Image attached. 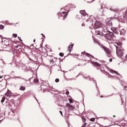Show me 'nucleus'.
I'll use <instances>...</instances> for the list:
<instances>
[{
    "mask_svg": "<svg viewBox=\"0 0 127 127\" xmlns=\"http://www.w3.org/2000/svg\"><path fill=\"white\" fill-rule=\"evenodd\" d=\"M5 23L7 25H12L13 24L12 23H9L8 21L7 20L5 21Z\"/></svg>",
    "mask_w": 127,
    "mask_h": 127,
    "instance_id": "a878e982",
    "label": "nucleus"
},
{
    "mask_svg": "<svg viewBox=\"0 0 127 127\" xmlns=\"http://www.w3.org/2000/svg\"><path fill=\"white\" fill-rule=\"evenodd\" d=\"M50 64L52 65H53L54 64V62L51 59L50 60Z\"/></svg>",
    "mask_w": 127,
    "mask_h": 127,
    "instance_id": "c756f323",
    "label": "nucleus"
},
{
    "mask_svg": "<svg viewBox=\"0 0 127 127\" xmlns=\"http://www.w3.org/2000/svg\"><path fill=\"white\" fill-rule=\"evenodd\" d=\"M13 35L15 38L17 36V34H16L14 33L13 34Z\"/></svg>",
    "mask_w": 127,
    "mask_h": 127,
    "instance_id": "c03bdc74",
    "label": "nucleus"
},
{
    "mask_svg": "<svg viewBox=\"0 0 127 127\" xmlns=\"http://www.w3.org/2000/svg\"><path fill=\"white\" fill-rule=\"evenodd\" d=\"M91 63L93 65L97 67L96 69H99V67L100 66V64L96 62H94L92 61L91 62Z\"/></svg>",
    "mask_w": 127,
    "mask_h": 127,
    "instance_id": "1a4fd4ad",
    "label": "nucleus"
},
{
    "mask_svg": "<svg viewBox=\"0 0 127 127\" xmlns=\"http://www.w3.org/2000/svg\"><path fill=\"white\" fill-rule=\"evenodd\" d=\"M125 59L126 60H127V54L126 55L125 57Z\"/></svg>",
    "mask_w": 127,
    "mask_h": 127,
    "instance_id": "5fc2aeb1",
    "label": "nucleus"
},
{
    "mask_svg": "<svg viewBox=\"0 0 127 127\" xmlns=\"http://www.w3.org/2000/svg\"><path fill=\"white\" fill-rule=\"evenodd\" d=\"M17 51L16 50H14L13 51V53L14 54V56L15 57H17ZM14 57H13V58H14Z\"/></svg>",
    "mask_w": 127,
    "mask_h": 127,
    "instance_id": "5701e85b",
    "label": "nucleus"
},
{
    "mask_svg": "<svg viewBox=\"0 0 127 127\" xmlns=\"http://www.w3.org/2000/svg\"><path fill=\"white\" fill-rule=\"evenodd\" d=\"M107 68L108 70H110V72L112 74H115V75L112 74V75H111L105 71L103 68H101L100 70L102 72H103L104 74H106V75H108V78L110 77L111 79H119L120 78H121L122 77V75L118 74L117 71L109 68L108 66H107Z\"/></svg>",
    "mask_w": 127,
    "mask_h": 127,
    "instance_id": "f257e3e1",
    "label": "nucleus"
},
{
    "mask_svg": "<svg viewBox=\"0 0 127 127\" xmlns=\"http://www.w3.org/2000/svg\"><path fill=\"white\" fill-rule=\"evenodd\" d=\"M112 25V23L111 22V24H110V25H109L110 26H111Z\"/></svg>",
    "mask_w": 127,
    "mask_h": 127,
    "instance_id": "69168bd1",
    "label": "nucleus"
},
{
    "mask_svg": "<svg viewBox=\"0 0 127 127\" xmlns=\"http://www.w3.org/2000/svg\"><path fill=\"white\" fill-rule=\"evenodd\" d=\"M68 100L69 101V102L70 103H73V100L71 98H69L68 99Z\"/></svg>",
    "mask_w": 127,
    "mask_h": 127,
    "instance_id": "4c0bfd02",
    "label": "nucleus"
},
{
    "mask_svg": "<svg viewBox=\"0 0 127 127\" xmlns=\"http://www.w3.org/2000/svg\"><path fill=\"white\" fill-rule=\"evenodd\" d=\"M41 35H42L44 38L45 37V36L43 34L41 33Z\"/></svg>",
    "mask_w": 127,
    "mask_h": 127,
    "instance_id": "13d9d810",
    "label": "nucleus"
},
{
    "mask_svg": "<svg viewBox=\"0 0 127 127\" xmlns=\"http://www.w3.org/2000/svg\"><path fill=\"white\" fill-rule=\"evenodd\" d=\"M104 37L107 40H113L115 37V36L112 32H109L105 34Z\"/></svg>",
    "mask_w": 127,
    "mask_h": 127,
    "instance_id": "20e7f679",
    "label": "nucleus"
},
{
    "mask_svg": "<svg viewBox=\"0 0 127 127\" xmlns=\"http://www.w3.org/2000/svg\"><path fill=\"white\" fill-rule=\"evenodd\" d=\"M109 9L110 10L114 12H117L118 10V9L117 8H114L113 7H111L110 8H109Z\"/></svg>",
    "mask_w": 127,
    "mask_h": 127,
    "instance_id": "f3484780",
    "label": "nucleus"
},
{
    "mask_svg": "<svg viewBox=\"0 0 127 127\" xmlns=\"http://www.w3.org/2000/svg\"><path fill=\"white\" fill-rule=\"evenodd\" d=\"M94 42L95 43H97L99 44V42L98 41V40H97V39L95 38L94 39Z\"/></svg>",
    "mask_w": 127,
    "mask_h": 127,
    "instance_id": "7c9ffc66",
    "label": "nucleus"
},
{
    "mask_svg": "<svg viewBox=\"0 0 127 127\" xmlns=\"http://www.w3.org/2000/svg\"><path fill=\"white\" fill-rule=\"evenodd\" d=\"M51 59L54 62H56L57 60V59L56 58H55L54 57L52 59Z\"/></svg>",
    "mask_w": 127,
    "mask_h": 127,
    "instance_id": "c9c22d12",
    "label": "nucleus"
},
{
    "mask_svg": "<svg viewBox=\"0 0 127 127\" xmlns=\"http://www.w3.org/2000/svg\"><path fill=\"white\" fill-rule=\"evenodd\" d=\"M91 58H94V57L93 56L91 55Z\"/></svg>",
    "mask_w": 127,
    "mask_h": 127,
    "instance_id": "0e129e2a",
    "label": "nucleus"
},
{
    "mask_svg": "<svg viewBox=\"0 0 127 127\" xmlns=\"http://www.w3.org/2000/svg\"><path fill=\"white\" fill-rule=\"evenodd\" d=\"M116 53L119 58H121L123 55L124 50L122 47L116 46Z\"/></svg>",
    "mask_w": 127,
    "mask_h": 127,
    "instance_id": "7ed1b4c3",
    "label": "nucleus"
},
{
    "mask_svg": "<svg viewBox=\"0 0 127 127\" xmlns=\"http://www.w3.org/2000/svg\"><path fill=\"white\" fill-rule=\"evenodd\" d=\"M64 54L63 53L61 52L59 53V55L61 57H63L64 56Z\"/></svg>",
    "mask_w": 127,
    "mask_h": 127,
    "instance_id": "ea45409f",
    "label": "nucleus"
},
{
    "mask_svg": "<svg viewBox=\"0 0 127 127\" xmlns=\"http://www.w3.org/2000/svg\"><path fill=\"white\" fill-rule=\"evenodd\" d=\"M127 127V123H123L121 126V127Z\"/></svg>",
    "mask_w": 127,
    "mask_h": 127,
    "instance_id": "b1692460",
    "label": "nucleus"
},
{
    "mask_svg": "<svg viewBox=\"0 0 127 127\" xmlns=\"http://www.w3.org/2000/svg\"><path fill=\"white\" fill-rule=\"evenodd\" d=\"M103 97V96H102L101 95V96H100V97Z\"/></svg>",
    "mask_w": 127,
    "mask_h": 127,
    "instance_id": "774afa93",
    "label": "nucleus"
},
{
    "mask_svg": "<svg viewBox=\"0 0 127 127\" xmlns=\"http://www.w3.org/2000/svg\"><path fill=\"white\" fill-rule=\"evenodd\" d=\"M120 28H121V27L119 26L118 27H112L111 28L113 32L116 34H119L120 33Z\"/></svg>",
    "mask_w": 127,
    "mask_h": 127,
    "instance_id": "423d86ee",
    "label": "nucleus"
},
{
    "mask_svg": "<svg viewBox=\"0 0 127 127\" xmlns=\"http://www.w3.org/2000/svg\"><path fill=\"white\" fill-rule=\"evenodd\" d=\"M125 112L127 113V108H125Z\"/></svg>",
    "mask_w": 127,
    "mask_h": 127,
    "instance_id": "3c124183",
    "label": "nucleus"
},
{
    "mask_svg": "<svg viewBox=\"0 0 127 127\" xmlns=\"http://www.w3.org/2000/svg\"><path fill=\"white\" fill-rule=\"evenodd\" d=\"M80 13L83 16H86L87 15V14L85 10H80Z\"/></svg>",
    "mask_w": 127,
    "mask_h": 127,
    "instance_id": "aec40b11",
    "label": "nucleus"
},
{
    "mask_svg": "<svg viewBox=\"0 0 127 127\" xmlns=\"http://www.w3.org/2000/svg\"><path fill=\"white\" fill-rule=\"evenodd\" d=\"M124 89H126V90H127V87L126 86H125V87Z\"/></svg>",
    "mask_w": 127,
    "mask_h": 127,
    "instance_id": "bf43d9fd",
    "label": "nucleus"
},
{
    "mask_svg": "<svg viewBox=\"0 0 127 127\" xmlns=\"http://www.w3.org/2000/svg\"><path fill=\"white\" fill-rule=\"evenodd\" d=\"M95 0H91V2H88V1H87V2L88 3H91L92 2H93Z\"/></svg>",
    "mask_w": 127,
    "mask_h": 127,
    "instance_id": "864d4df0",
    "label": "nucleus"
},
{
    "mask_svg": "<svg viewBox=\"0 0 127 127\" xmlns=\"http://www.w3.org/2000/svg\"><path fill=\"white\" fill-rule=\"evenodd\" d=\"M59 79L58 78H56L55 80V81L57 83L59 81Z\"/></svg>",
    "mask_w": 127,
    "mask_h": 127,
    "instance_id": "37998d69",
    "label": "nucleus"
},
{
    "mask_svg": "<svg viewBox=\"0 0 127 127\" xmlns=\"http://www.w3.org/2000/svg\"><path fill=\"white\" fill-rule=\"evenodd\" d=\"M73 44H71L70 45H71V47H73Z\"/></svg>",
    "mask_w": 127,
    "mask_h": 127,
    "instance_id": "e2e57ef3",
    "label": "nucleus"
},
{
    "mask_svg": "<svg viewBox=\"0 0 127 127\" xmlns=\"http://www.w3.org/2000/svg\"><path fill=\"white\" fill-rule=\"evenodd\" d=\"M66 7H67L69 8H73V5L71 4H68L65 6Z\"/></svg>",
    "mask_w": 127,
    "mask_h": 127,
    "instance_id": "412c9836",
    "label": "nucleus"
},
{
    "mask_svg": "<svg viewBox=\"0 0 127 127\" xmlns=\"http://www.w3.org/2000/svg\"><path fill=\"white\" fill-rule=\"evenodd\" d=\"M82 120L83 122L85 123L86 121V118L84 117H83L82 118Z\"/></svg>",
    "mask_w": 127,
    "mask_h": 127,
    "instance_id": "58836bf2",
    "label": "nucleus"
},
{
    "mask_svg": "<svg viewBox=\"0 0 127 127\" xmlns=\"http://www.w3.org/2000/svg\"><path fill=\"white\" fill-rule=\"evenodd\" d=\"M81 53L82 54H83L85 55L86 56L89 57H91V54L88 53L82 52Z\"/></svg>",
    "mask_w": 127,
    "mask_h": 127,
    "instance_id": "4be33fe9",
    "label": "nucleus"
},
{
    "mask_svg": "<svg viewBox=\"0 0 127 127\" xmlns=\"http://www.w3.org/2000/svg\"><path fill=\"white\" fill-rule=\"evenodd\" d=\"M121 28H120V34L121 35H122L123 34H124L126 32V30L125 29L123 28H121Z\"/></svg>",
    "mask_w": 127,
    "mask_h": 127,
    "instance_id": "a211bd4d",
    "label": "nucleus"
},
{
    "mask_svg": "<svg viewBox=\"0 0 127 127\" xmlns=\"http://www.w3.org/2000/svg\"><path fill=\"white\" fill-rule=\"evenodd\" d=\"M17 51L19 52H21L22 51V49L21 48L18 49Z\"/></svg>",
    "mask_w": 127,
    "mask_h": 127,
    "instance_id": "de8ad7c7",
    "label": "nucleus"
},
{
    "mask_svg": "<svg viewBox=\"0 0 127 127\" xmlns=\"http://www.w3.org/2000/svg\"><path fill=\"white\" fill-rule=\"evenodd\" d=\"M46 82H44L43 83V85L42 84L41 86V90L42 88L43 90H45L48 87L47 85H48V83H45V84H46V85L45 84V83Z\"/></svg>",
    "mask_w": 127,
    "mask_h": 127,
    "instance_id": "4468645a",
    "label": "nucleus"
},
{
    "mask_svg": "<svg viewBox=\"0 0 127 127\" xmlns=\"http://www.w3.org/2000/svg\"><path fill=\"white\" fill-rule=\"evenodd\" d=\"M64 10L67 11H62V13L63 15L62 14V18H61L60 17H59V19L61 18L62 19H63V20H64L65 18H66V16L68 15V13L69 12V11H67V10H65V9L64 8Z\"/></svg>",
    "mask_w": 127,
    "mask_h": 127,
    "instance_id": "6e6552de",
    "label": "nucleus"
},
{
    "mask_svg": "<svg viewBox=\"0 0 127 127\" xmlns=\"http://www.w3.org/2000/svg\"><path fill=\"white\" fill-rule=\"evenodd\" d=\"M120 21L122 23H126L127 21V9L123 12V14L119 16Z\"/></svg>",
    "mask_w": 127,
    "mask_h": 127,
    "instance_id": "f03ea898",
    "label": "nucleus"
},
{
    "mask_svg": "<svg viewBox=\"0 0 127 127\" xmlns=\"http://www.w3.org/2000/svg\"><path fill=\"white\" fill-rule=\"evenodd\" d=\"M18 39H19V40H20L21 41H22V40L21 39L20 37H19V36H18Z\"/></svg>",
    "mask_w": 127,
    "mask_h": 127,
    "instance_id": "09e8293b",
    "label": "nucleus"
},
{
    "mask_svg": "<svg viewBox=\"0 0 127 127\" xmlns=\"http://www.w3.org/2000/svg\"><path fill=\"white\" fill-rule=\"evenodd\" d=\"M57 14L58 16L61 17L62 18V14L63 15L62 12L58 13Z\"/></svg>",
    "mask_w": 127,
    "mask_h": 127,
    "instance_id": "cd10ccee",
    "label": "nucleus"
},
{
    "mask_svg": "<svg viewBox=\"0 0 127 127\" xmlns=\"http://www.w3.org/2000/svg\"><path fill=\"white\" fill-rule=\"evenodd\" d=\"M33 42H34L35 41V39H34L33 40Z\"/></svg>",
    "mask_w": 127,
    "mask_h": 127,
    "instance_id": "338daca9",
    "label": "nucleus"
},
{
    "mask_svg": "<svg viewBox=\"0 0 127 127\" xmlns=\"http://www.w3.org/2000/svg\"><path fill=\"white\" fill-rule=\"evenodd\" d=\"M120 96L122 100V104L123 105H124L125 103L126 97L125 96H124V97L123 98L122 97V95H121V94L120 95Z\"/></svg>",
    "mask_w": 127,
    "mask_h": 127,
    "instance_id": "2eb2a0df",
    "label": "nucleus"
},
{
    "mask_svg": "<svg viewBox=\"0 0 127 127\" xmlns=\"http://www.w3.org/2000/svg\"><path fill=\"white\" fill-rule=\"evenodd\" d=\"M13 78H15L16 79L17 78H20V79H23V78H22V77H21V76H14L13 77H12Z\"/></svg>",
    "mask_w": 127,
    "mask_h": 127,
    "instance_id": "c85d7f7f",
    "label": "nucleus"
},
{
    "mask_svg": "<svg viewBox=\"0 0 127 127\" xmlns=\"http://www.w3.org/2000/svg\"><path fill=\"white\" fill-rule=\"evenodd\" d=\"M68 50L69 51V52H70L71 51V49L72 48L71 47V45H69L68 47Z\"/></svg>",
    "mask_w": 127,
    "mask_h": 127,
    "instance_id": "473e14b6",
    "label": "nucleus"
},
{
    "mask_svg": "<svg viewBox=\"0 0 127 127\" xmlns=\"http://www.w3.org/2000/svg\"><path fill=\"white\" fill-rule=\"evenodd\" d=\"M109 61L110 62H111L112 61V59L111 58H110L109 59Z\"/></svg>",
    "mask_w": 127,
    "mask_h": 127,
    "instance_id": "6e6d98bb",
    "label": "nucleus"
},
{
    "mask_svg": "<svg viewBox=\"0 0 127 127\" xmlns=\"http://www.w3.org/2000/svg\"><path fill=\"white\" fill-rule=\"evenodd\" d=\"M87 123H85L81 127H86V124Z\"/></svg>",
    "mask_w": 127,
    "mask_h": 127,
    "instance_id": "a19ab883",
    "label": "nucleus"
},
{
    "mask_svg": "<svg viewBox=\"0 0 127 127\" xmlns=\"http://www.w3.org/2000/svg\"><path fill=\"white\" fill-rule=\"evenodd\" d=\"M91 25L92 26L90 27V28L91 29H94L95 30L96 29L100 28L101 26V23L99 21H96L95 23L94 26H93V24H92Z\"/></svg>",
    "mask_w": 127,
    "mask_h": 127,
    "instance_id": "39448f33",
    "label": "nucleus"
},
{
    "mask_svg": "<svg viewBox=\"0 0 127 127\" xmlns=\"http://www.w3.org/2000/svg\"><path fill=\"white\" fill-rule=\"evenodd\" d=\"M5 97H2V99H1V102H2V103H3V102L5 100Z\"/></svg>",
    "mask_w": 127,
    "mask_h": 127,
    "instance_id": "72a5a7b5",
    "label": "nucleus"
},
{
    "mask_svg": "<svg viewBox=\"0 0 127 127\" xmlns=\"http://www.w3.org/2000/svg\"><path fill=\"white\" fill-rule=\"evenodd\" d=\"M95 33L96 34L102 35L103 34L102 31H100L96 30L95 31Z\"/></svg>",
    "mask_w": 127,
    "mask_h": 127,
    "instance_id": "6ab92c4d",
    "label": "nucleus"
},
{
    "mask_svg": "<svg viewBox=\"0 0 127 127\" xmlns=\"http://www.w3.org/2000/svg\"><path fill=\"white\" fill-rule=\"evenodd\" d=\"M117 45L118 46H117L118 47H121V46L122 45V43L120 42H117L116 43Z\"/></svg>",
    "mask_w": 127,
    "mask_h": 127,
    "instance_id": "bb28decb",
    "label": "nucleus"
},
{
    "mask_svg": "<svg viewBox=\"0 0 127 127\" xmlns=\"http://www.w3.org/2000/svg\"><path fill=\"white\" fill-rule=\"evenodd\" d=\"M57 90L56 89H55L54 88H52V91L56 92L57 91Z\"/></svg>",
    "mask_w": 127,
    "mask_h": 127,
    "instance_id": "49530a36",
    "label": "nucleus"
},
{
    "mask_svg": "<svg viewBox=\"0 0 127 127\" xmlns=\"http://www.w3.org/2000/svg\"><path fill=\"white\" fill-rule=\"evenodd\" d=\"M12 93L11 91L8 89L4 95H6L8 97H9L12 95Z\"/></svg>",
    "mask_w": 127,
    "mask_h": 127,
    "instance_id": "f8f14e48",
    "label": "nucleus"
},
{
    "mask_svg": "<svg viewBox=\"0 0 127 127\" xmlns=\"http://www.w3.org/2000/svg\"><path fill=\"white\" fill-rule=\"evenodd\" d=\"M25 87L23 86H21L20 87L19 89L21 91H24L25 90Z\"/></svg>",
    "mask_w": 127,
    "mask_h": 127,
    "instance_id": "393cba45",
    "label": "nucleus"
},
{
    "mask_svg": "<svg viewBox=\"0 0 127 127\" xmlns=\"http://www.w3.org/2000/svg\"><path fill=\"white\" fill-rule=\"evenodd\" d=\"M14 114L13 111H11L9 112L8 114V117L10 119H11V118L14 116Z\"/></svg>",
    "mask_w": 127,
    "mask_h": 127,
    "instance_id": "9b49d317",
    "label": "nucleus"
},
{
    "mask_svg": "<svg viewBox=\"0 0 127 127\" xmlns=\"http://www.w3.org/2000/svg\"><path fill=\"white\" fill-rule=\"evenodd\" d=\"M4 28V26L2 25H0V29H3Z\"/></svg>",
    "mask_w": 127,
    "mask_h": 127,
    "instance_id": "e433bc0d",
    "label": "nucleus"
},
{
    "mask_svg": "<svg viewBox=\"0 0 127 127\" xmlns=\"http://www.w3.org/2000/svg\"><path fill=\"white\" fill-rule=\"evenodd\" d=\"M21 46L20 45H17L16 46H15V48H18L19 47H21Z\"/></svg>",
    "mask_w": 127,
    "mask_h": 127,
    "instance_id": "a18cd8bd",
    "label": "nucleus"
},
{
    "mask_svg": "<svg viewBox=\"0 0 127 127\" xmlns=\"http://www.w3.org/2000/svg\"><path fill=\"white\" fill-rule=\"evenodd\" d=\"M22 52L24 53H25V54H26V53L25 52L24 50V51H22Z\"/></svg>",
    "mask_w": 127,
    "mask_h": 127,
    "instance_id": "052dcab7",
    "label": "nucleus"
},
{
    "mask_svg": "<svg viewBox=\"0 0 127 127\" xmlns=\"http://www.w3.org/2000/svg\"><path fill=\"white\" fill-rule=\"evenodd\" d=\"M83 77L85 78L88 80L90 81H92L93 80V78H91L89 76H88V75H84V74H82Z\"/></svg>",
    "mask_w": 127,
    "mask_h": 127,
    "instance_id": "dca6fc26",
    "label": "nucleus"
},
{
    "mask_svg": "<svg viewBox=\"0 0 127 127\" xmlns=\"http://www.w3.org/2000/svg\"><path fill=\"white\" fill-rule=\"evenodd\" d=\"M22 68L23 69L26 70V65H22Z\"/></svg>",
    "mask_w": 127,
    "mask_h": 127,
    "instance_id": "2f4dec72",
    "label": "nucleus"
},
{
    "mask_svg": "<svg viewBox=\"0 0 127 127\" xmlns=\"http://www.w3.org/2000/svg\"><path fill=\"white\" fill-rule=\"evenodd\" d=\"M66 107H68V109L70 110H73L74 109V107L69 103H67L66 104Z\"/></svg>",
    "mask_w": 127,
    "mask_h": 127,
    "instance_id": "ddd939ff",
    "label": "nucleus"
},
{
    "mask_svg": "<svg viewBox=\"0 0 127 127\" xmlns=\"http://www.w3.org/2000/svg\"><path fill=\"white\" fill-rule=\"evenodd\" d=\"M69 93V92L68 91H67L66 92L65 94L67 95H68Z\"/></svg>",
    "mask_w": 127,
    "mask_h": 127,
    "instance_id": "8fccbe9b",
    "label": "nucleus"
},
{
    "mask_svg": "<svg viewBox=\"0 0 127 127\" xmlns=\"http://www.w3.org/2000/svg\"><path fill=\"white\" fill-rule=\"evenodd\" d=\"M33 81L35 83H37L38 82L39 80H38L37 79H34Z\"/></svg>",
    "mask_w": 127,
    "mask_h": 127,
    "instance_id": "f704fd0d",
    "label": "nucleus"
},
{
    "mask_svg": "<svg viewBox=\"0 0 127 127\" xmlns=\"http://www.w3.org/2000/svg\"><path fill=\"white\" fill-rule=\"evenodd\" d=\"M95 120V118H91L90 119V121L92 122H94Z\"/></svg>",
    "mask_w": 127,
    "mask_h": 127,
    "instance_id": "79ce46f5",
    "label": "nucleus"
},
{
    "mask_svg": "<svg viewBox=\"0 0 127 127\" xmlns=\"http://www.w3.org/2000/svg\"><path fill=\"white\" fill-rule=\"evenodd\" d=\"M102 49L104 50L105 53L107 54L108 57H110L111 56V52L109 49L106 47L102 45L101 47Z\"/></svg>",
    "mask_w": 127,
    "mask_h": 127,
    "instance_id": "0eeeda50",
    "label": "nucleus"
},
{
    "mask_svg": "<svg viewBox=\"0 0 127 127\" xmlns=\"http://www.w3.org/2000/svg\"><path fill=\"white\" fill-rule=\"evenodd\" d=\"M59 112L61 114V115L63 116V114H62V112L61 111H59Z\"/></svg>",
    "mask_w": 127,
    "mask_h": 127,
    "instance_id": "603ef678",
    "label": "nucleus"
},
{
    "mask_svg": "<svg viewBox=\"0 0 127 127\" xmlns=\"http://www.w3.org/2000/svg\"><path fill=\"white\" fill-rule=\"evenodd\" d=\"M82 26H85V24H84L83 23V24H82Z\"/></svg>",
    "mask_w": 127,
    "mask_h": 127,
    "instance_id": "680f3d73",
    "label": "nucleus"
},
{
    "mask_svg": "<svg viewBox=\"0 0 127 127\" xmlns=\"http://www.w3.org/2000/svg\"><path fill=\"white\" fill-rule=\"evenodd\" d=\"M34 98L36 99V100L37 101V102L39 103H38V100L36 98V97L35 96H34Z\"/></svg>",
    "mask_w": 127,
    "mask_h": 127,
    "instance_id": "4d7b16f0",
    "label": "nucleus"
},
{
    "mask_svg": "<svg viewBox=\"0 0 127 127\" xmlns=\"http://www.w3.org/2000/svg\"><path fill=\"white\" fill-rule=\"evenodd\" d=\"M95 20V18L92 16H91L90 18L86 20V22L89 21L90 22H92Z\"/></svg>",
    "mask_w": 127,
    "mask_h": 127,
    "instance_id": "9d476101",
    "label": "nucleus"
}]
</instances>
